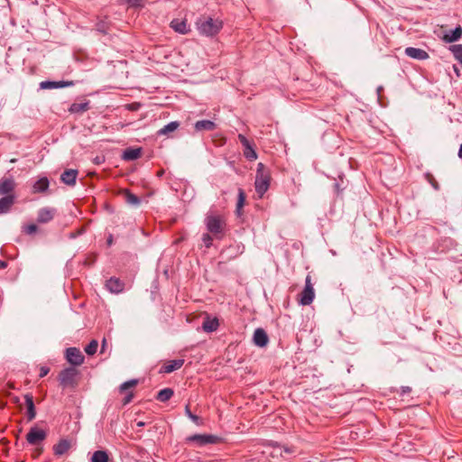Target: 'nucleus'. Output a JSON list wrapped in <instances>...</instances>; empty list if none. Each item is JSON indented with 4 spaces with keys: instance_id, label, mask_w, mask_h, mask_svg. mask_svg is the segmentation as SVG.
<instances>
[{
    "instance_id": "49530a36",
    "label": "nucleus",
    "mask_w": 462,
    "mask_h": 462,
    "mask_svg": "<svg viewBox=\"0 0 462 462\" xmlns=\"http://www.w3.org/2000/svg\"><path fill=\"white\" fill-rule=\"evenodd\" d=\"M7 266V263L5 261L0 260V269H5Z\"/></svg>"
},
{
    "instance_id": "2f4dec72",
    "label": "nucleus",
    "mask_w": 462,
    "mask_h": 462,
    "mask_svg": "<svg viewBox=\"0 0 462 462\" xmlns=\"http://www.w3.org/2000/svg\"><path fill=\"white\" fill-rule=\"evenodd\" d=\"M449 51L453 53L455 59L462 65V44L451 45Z\"/></svg>"
},
{
    "instance_id": "c03bdc74",
    "label": "nucleus",
    "mask_w": 462,
    "mask_h": 462,
    "mask_svg": "<svg viewBox=\"0 0 462 462\" xmlns=\"http://www.w3.org/2000/svg\"><path fill=\"white\" fill-rule=\"evenodd\" d=\"M106 346V338H103V340H102V344H101V350H100V352H101V353H104V352H105Z\"/></svg>"
},
{
    "instance_id": "7ed1b4c3",
    "label": "nucleus",
    "mask_w": 462,
    "mask_h": 462,
    "mask_svg": "<svg viewBox=\"0 0 462 462\" xmlns=\"http://www.w3.org/2000/svg\"><path fill=\"white\" fill-rule=\"evenodd\" d=\"M270 171L263 162L257 164L254 187L259 197H263L270 186Z\"/></svg>"
},
{
    "instance_id": "9b49d317",
    "label": "nucleus",
    "mask_w": 462,
    "mask_h": 462,
    "mask_svg": "<svg viewBox=\"0 0 462 462\" xmlns=\"http://www.w3.org/2000/svg\"><path fill=\"white\" fill-rule=\"evenodd\" d=\"M404 52L408 57L418 60H424L430 57L424 50L414 47H407Z\"/></svg>"
},
{
    "instance_id": "09e8293b",
    "label": "nucleus",
    "mask_w": 462,
    "mask_h": 462,
    "mask_svg": "<svg viewBox=\"0 0 462 462\" xmlns=\"http://www.w3.org/2000/svg\"><path fill=\"white\" fill-rule=\"evenodd\" d=\"M457 155L460 159H462V143L460 144Z\"/></svg>"
},
{
    "instance_id": "5701e85b",
    "label": "nucleus",
    "mask_w": 462,
    "mask_h": 462,
    "mask_svg": "<svg viewBox=\"0 0 462 462\" xmlns=\"http://www.w3.org/2000/svg\"><path fill=\"white\" fill-rule=\"evenodd\" d=\"M194 126L199 132L213 131L216 128V124L211 120H199L195 123Z\"/></svg>"
},
{
    "instance_id": "8fccbe9b",
    "label": "nucleus",
    "mask_w": 462,
    "mask_h": 462,
    "mask_svg": "<svg viewBox=\"0 0 462 462\" xmlns=\"http://www.w3.org/2000/svg\"><path fill=\"white\" fill-rule=\"evenodd\" d=\"M137 106H139V105H138V104H133V105H131V109H132V110H134V109H136V108H137Z\"/></svg>"
},
{
    "instance_id": "c9c22d12",
    "label": "nucleus",
    "mask_w": 462,
    "mask_h": 462,
    "mask_svg": "<svg viewBox=\"0 0 462 462\" xmlns=\"http://www.w3.org/2000/svg\"><path fill=\"white\" fill-rule=\"evenodd\" d=\"M137 383H138L137 380H134V379L126 381L121 384L120 391L124 392L131 387H134L137 384Z\"/></svg>"
},
{
    "instance_id": "a19ab883",
    "label": "nucleus",
    "mask_w": 462,
    "mask_h": 462,
    "mask_svg": "<svg viewBox=\"0 0 462 462\" xmlns=\"http://www.w3.org/2000/svg\"><path fill=\"white\" fill-rule=\"evenodd\" d=\"M49 372H50V368L49 367L42 366L41 369H40L39 376L40 377H44V376H46L48 374Z\"/></svg>"
},
{
    "instance_id": "ddd939ff",
    "label": "nucleus",
    "mask_w": 462,
    "mask_h": 462,
    "mask_svg": "<svg viewBox=\"0 0 462 462\" xmlns=\"http://www.w3.org/2000/svg\"><path fill=\"white\" fill-rule=\"evenodd\" d=\"M253 341L254 345L260 347H263L268 344L269 338L267 333L263 328H257L254 330Z\"/></svg>"
},
{
    "instance_id": "6e6552de",
    "label": "nucleus",
    "mask_w": 462,
    "mask_h": 462,
    "mask_svg": "<svg viewBox=\"0 0 462 462\" xmlns=\"http://www.w3.org/2000/svg\"><path fill=\"white\" fill-rule=\"evenodd\" d=\"M238 139L243 145V152L245 157L249 161H255L257 159V153L253 146V144L248 141V139L242 134H238Z\"/></svg>"
},
{
    "instance_id": "de8ad7c7",
    "label": "nucleus",
    "mask_w": 462,
    "mask_h": 462,
    "mask_svg": "<svg viewBox=\"0 0 462 462\" xmlns=\"http://www.w3.org/2000/svg\"><path fill=\"white\" fill-rule=\"evenodd\" d=\"M106 243L108 245H111L113 244V236L110 235L106 240Z\"/></svg>"
},
{
    "instance_id": "a18cd8bd",
    "label": "nucleus",
    "mask_w": 462,
    "mask_h": 462,
    "mask_svg": "<svg viewBox=\"0 0 462 462\" xmlns=\"http://www.w3.org/2000/svg\"><path fill=\"white\" fill-rule=\"evenodd\" d=\"M411 392V388L409 386H403L402 387V393H408Z\"/></svg>"
},
{
    "instance_id": "4468645a",
    "label": "nucleus",
    "mask_w": 462,
    "mask_h": 462,
    "mask_svg": "<svg viewBox=\"0 0 462 462\" xmlns=\"http://www.w3.org/2000/svg\"><path fill=\"white\" fill-rule=\"evenodd\" d=\"M54 215V208H42L38 211L37 221L39 223H48L53 218Z\"/></svg>"
},
{
    "instance_id": "6e6d98bb",
    "label": "nucleus",
    "mask_w": 462,
    "mask_h": 462,
    "mask_svg": "<svg viewBox=\"0 0 462 462\" xmlns=\"http://www.w3.org/2000/svg\"><path fill=\"white\" fill-rule=\"evenodd\" d=\"M96 162H97V163H99L100 162L99 158H97Z\"/></svg>"
},
{
    "instance_id": "79ce46f5",
    "label": "nucleus",
    "mask_w": 462,
    "mask_h": 462,
    "mask_svg": "<svg viewBox=\"0 0 462 462\" xmlns=\"http://www.w3.org/2000/svg\"><path fill=\"white\" fill-rule=\"evenodd\" d=\"M126 1L132 6H141L143 5V0H126Z\"/></svg>"
},
{
    "instance_id": "5fc2aeb1",
    "label": "nucleus",
    "mask_w": 462,
    "mask_h": 462,
    "mask_svg": "<svg viewBox=\"0 0 462 462\" xmlns=\"http://www.w3.org/2000/svg\"><path fill=\"white\" fill-rule=\"evenodd\" d=\"M10 162H16V159H12Z\"/></svg>"
},
{
    "instance_id": "3c124183",
    "label": "nucleus",
    "mask_w": 462,
    "mask_h": 462,
    "mask_svg": "<svg viewBox=\"0 0 462 462\" xmlns=\"http://www.w3.org/2000/svg\"><path fill=\"white\" fill-rule=\"evenodd\" d=\"M137 426L138 427H143L144 426V422L139 421V422H137Z\"/></svg>"
},
{
    "instance_id": "423d86ee",
    "label": "nucleus",
    "mask_w": 462,
    "mask_h": 462,
    "mask_svg": "<svg viewBox=\"0 0 462 462\" xmlns=\"http://www.w3.org/2000/svg\"><path fill=\"white\" fill-rule=\"evenodd\" d=\"M189 442L196 443L199 447L219 442L220 438L211 434H195L187 438Z\"/></svg>"
},
{
    "instance_id": "1a4fd4ad",
    "label": "nucleus",
    "mask_w": 462,
    "mask_h": 462,
    "mask_svg": "<svg viewBox=\"0 0 462 462\" xmlns=\"http://www.w3.org/2000/svg\"><path fill=\"white\" fill-rule=\"evenodd\" d=\"M66 359L69 364L79 366L84 363L85 357L79 348L69 347L66 350Z\"/></svg>"
},
{
    "instance_id": "20e7f679",
    "label": "nucleus",
    "mask_w": 462,
    "mask_h": 462,
    "mask_svg": "<svg viewBox=\"0 0 462 462\" xmlns=\"http://www.w3.org/2000/svg\"><path fill=\"white\" fill-rule=\"evenodd\" d=\"M79 371L75 367H68L60 371L59 381L63 388L74 387L77 384Z\"/></svg>"
},
{
    "instance_id": "603ef678",
    "label": "nucleus",
    "mask_w": 462,
    "mask_h": 462,
    "mask_svg": "<svg viewBox=\"0 0 462 462\" xmlns=\"http://www.w3.org/2000/svg\"><path fill=\"white\" fill-rule=\"evenodd\" d=\"M163 173H164V171H163V170H162V171H160L158 172V176H159V177H162V176L163 175Z\"/></svg>"
},
{
    "instance_id": "9d476101",
    "label": "nucleus",
    "mask_w": 462,
    "mask_h": 462,
    "mask_svg": "<svg viewBox=\"0 0 462 462\" xmlns=\"http://www.w3.org/2000/svg\"><path fill=\"white\" fill-rule=\"evenodd\" d=\"M15 181L13 178H4L0 180V195H14Z\"/></svg>"
},
{
    "instance_id": "72a5a7b5",
    "label": "nucleus",
    "mask_w": 462,
    "mask_h": 462,
    "mask_svg": "<svg viewBox=\"0 0 462 462\" xmlns=\"http://www.w3.org/2000/svg\"><path fill=\"white\" fill-rule=\"evenodd\" d=\"M245 201V194L242 189H238V199L236 203V210L239 212L241 208L244 207Z\"/></svg>"
},
{
    "instance_id": "412c9836",
    "label": "nucleus",
    "mask_w": 462,
    "mask_h": 462,
    "mask_svg": "<svg viewBox=\"0 0 462 462\" xmlns=\"http://www.w3.org/2000/svg\"><path fill=\"white\" fill-rule=\"evenodd\" d=\"M50 181L47 177H42L34 182L32 185L33 193L44 192L48 189Z\"/></svg>"
},
{
    "instance_id": "864d4df0",
    "label": "nucleus",
    "mask_w": 462,
    "mask_h": 462,
    "mask_svg": "<svg viewBox=\"0 0 462 462\" xmlns=\"http://www.w3.org/2000/svg\"><path fill=\"white\" fill-rule=\"evenodd\" d=\"M454 70H455V72L458 75V69H457V67H456V66H454Z\"/></svg>"
},
{
    "instance_id": "bb28decb",
    "label": "nucleus",
    "mask_w": 462,
    "mask_h": 462,
    "mask_svg": "<svg viewBox=\"0 0 462 462\" xmlns=\"http://www.w3.org/2000/svg\"><path fill=\"white\" fill-rule=\"evenodd\" d=\"M179 126H180L179 122H177V121L171 122V123L167 124L166 125H164L162 128H161L158 131V134L159 135H167L170 133L177 130Z\"/></svg>"
},
{
    "instance_id": "7c9ffc66",
    "label": "nucleus",
    "mask_w": 462,
    "mask_h": 462,
    "mask_svg": "<svg viewBox=\"0 0 462 462\" xmlns=\"http://www.w3.org/2000/svg\"><path fill=\"white\" fill-rule=\"evenodd\" d=\"M89 108L88 103H73L70 107L69 108V111L70 113L76 114V113H82L87 111Z\"/></svg>"
},
{
    "instance_id": "2eb2a0df",
    "label": "nucleus",
    "mask_w": 462,
    "mask_h": 462,
    "mask_svg": "<svg viewBox=\"0 0 462 462\" xmlns=\"http://www.w3.org/2000/svg\"><path fill=\"white\" fill-rule=\"evenodd\" d=\"M78 176L77 170H66L60 176V180L63 183L69 186H74L76 184V180Z\"/></svg>"
},
{
    "instance_id": "a211bd4d",
    "label": "nucleus",
    "mask_w": 462,
    "mask_h": 462,
    "mask_svg": "<svg viewBox=\"0 0 462 462\" xmlns=\"http://www.w3.org/2000/svg\"><path fill=\"white\" fill-rule=\"evenodd\" d=\"M25 404L27 407V418L28 420H32L36 416L35 406L33 402V397L32 394L24 395Z\"/></svg>"
},
{
    "instance_id": "a878e982",
    "label": "nucleus",
    "mask_w": 462,
    "mask_h": 462,
    "mask_svg": "<svg viewBox=\"0 0 462 462\" xmlns=\"http://www.w3.org/2000/svg\"><path fill=\"white\" fill-rule=\"evenodd\" d=\"M171 27L177 32L185 34L188 32V25L186 21L172 20Z\"/></svg>"
},
{
    "instance_id": "f704fd0d",
    "label": "nucleus",
    "mask_w": 462,
    "mask_h": 462,
    "mask_svg": "<svg viewBox=\"0 0 462 462\" xmlns=\"http://www.w3.org/2000/svg\"><path fill=\"white\" fill-rule=\"evenodd\" d=\"M185 414L197 425H200L201 424V420L199 416L193 414L190 410H189V405H186L185 407Z\"/></svg>"
},
{
    "instance_id": "37998d69",
    "label": "nucleus",
    "mask_w": 462,
    "mask_h": 462,
    "mask_svg": "<svg viewBox=\"0 0 462 462\" xmlns=\"http://www.w3.org/2000/svg\"><path fill=\"white\" fill-rule=\"evenodd\" d=\"M133 397H134L133 393H127V394H126V396H125V397L124 398V400H123V403H124L125 405V404H127V403H129V402L132 401Z\"/></svg>"
},
{
    "instance_id": "f257e3e1",
    "label": "nucleus",
    "mask_w": 462,
    "mask_h": 462,
    "mask_svg": "<svg viewBox=\"0 0 462 462\" xmlns=\"http://www.w3.org/2000/svg\"><path fill=\"white\" fill-rule=\"evenodd\" d=\"M196 26L201 35L212 37L222 29L223 22L209 16H201L197 20Z\"/></svg>"
},
{
    "instance_id": "c85d7f7f",
    "label": "nucleus",
    "mask_w": 462,
    "mask_h": 462,
    "mask_svg": "<svg viewBox=\"0 0 462 462\" xmlns=\"http://www.w3.org/2000/svg\"><path fill=\"white\" fill-rule=\"evenodd\" d=\"M108 454L105 450L95 451L91 457V462H108Z\"/></svg>"
},
{
    "instance_id": "f8f14e48",
    "label": "nucleus",
    "mask_w": 462,
    "mask_h": 462,
    "mask_svg": "<svg viewBox=\"0 0 462 462\" xmlns=\"http://www.w3.org/2000/svg\"><path fill=\"white\" fill-rule=\"evenodd\" d=\"M106 287L113 293H120L124 291L125 283L118 278L111 277L106 281Z\"/></svg>"
},
{
    "instance_id": "473e14b6",
    "label": "nucleus",
    "mask_w": 462,
    "mask_h": 462,
    "mask_svg": "<svg viewBox=\"0 0 462 462\" xmlns=\"http://www.w3.org/2000/svg\"><path fill=\"white\" fill-rule=\"evenodd\" d=\"M97 347H98V342L97 340L96 339H93L89 342V344L85 347V352L88 355V356H93L94 354H96L97 350Z\"/></svg>"
},
{
    "instance_id": "f03ea898",
    "label": "nucleus",
    "mask_w": 462,
    "mask_h": 462,
    "mask_svg": "<svg viewBox=\"0 0 462 462\" xmlns=\"http://www.w3.org/2000/svg\"><path fill=\"white\" fill-rule=\"evenodd\" d=\"M208 231L217 239H221L226 231V219L220 215H208L205 218Z\"/></svg>"
},
{
    "instance_id": "4c0bfd02",
    "label": "nucleus",
    "mask_w": 462,
    "mask_h": 462,
    "mask_svg": "<svg viewBox=\"0 0 462 462\" xmlns=\"http://www.w3.org/2000/svg\"><path fill=\"white\" fill-rule=\"evenodd\" d=\"M212 236L206 233L202 236V241L207 248H209L212 245Z\"/></svg>"
},
{
    "instance_id": "b1692460",
    "label": "nucleus",
    "mask_w": 462,
    "mask_h": 462,
    "mask_svg": "<svg viewBox=\"0 0 462 462\" xmlns=\"http://www.w3.org/2000/svg\"><path fill=\"white\" fill-rule=\"evenodd\" d=\"M462 36V28L460 26L456 27L454 30L449 31L443 36V40L446 42H453L457 41Z\"/></svg>"
},
{
    "instance_id": "393cba45",
    "label": "nucleus",
    "mask_w": 462,
    "mask_h": 462,
    "mask_svg": "<svg viewBox=\"0 0 462 462\" xmlns=\"http://www.w3.org/2000/svg\"><path fill=\"white\" fill-rule=\"evenodd\" d=\"M72 81H42L41 83L42 88H63L68 86H72Z\"/></svg>"
},
{
    "instance_id": "4be33fe9",
    "label": "nucleus",
    "mask_w": 462,
    "mask_h": 462,
    "mask_svg": "<svg viewBox=\"0 0 462 462\" xmlns=\"http://www.w3.org/2000/svg\"><path fill=\"white\" fill-rule=\"evenodd\" d=\"M218 327L219 322L217 318L210 319L209 317H207L202 323V328L206 332H214L218 328Z\"/></svg>"
},
{
    "instance_id": "f3484780",
    "label": "nucleus",
    "mask_w": 462,
    "mask_h": 462,
    "mask_svg": "<svg viewBox=\"0 0 462 462\" xmlns=\"http://www.w3.org/2000/svg\"><path fill=\"white\" fill-rule=\"evenodd\" d=\"M142 155V148H127L122 154L124 161H134Z\"/></svg>"
},
{
    "instance_id": "58836bf2",
    "label": "nucleus",
    "mask_w": 462,
    "mask_h": 462,
    "mask_svg": "<svg viewBox=\"0 0 462 462\" xmlns=\"http://www.w3.org/2000/svg\"><path fill=\"white\" fill-rule=\"evenodd\" d=\"M427 179H428L429 182L431 184V186L434 188V189H436V190L439 189V185L437 182V180L433 178L432 175L427 174Z\"/></svg>"
},
{
    "instance_id": "cd10ccee",
    "label": "nucleus",
    "mask_w": 462,
    "mask_h": 462,
    "mask_svg": "<svg viewBox=\"0 0 462 462\" xmlns=\"http://www.w3.org/2000/svg\"><path fill=\"white\" fill-rule=\"evenodd\" d=\"M173 390L171 388H164L157 393L156 399L162 402L169 401L173 395Z\"/></svg>"
},
{
    "instance_id": "e433bc0d",
    "label": "nucleus",
    "mask_w": 462,
    "mask_h": 462,
    "mask_svg": "<svg viewBox=\"0 0 462 462\" xmlns=\"http://www.w3.org/2000/svg\"><path fill=\"white\" fill-rule=\"evenodd\" d=\"M96 26L97 30L100 32L106 33L107 32L108 24L106 21H99L98 23H97Z\"/></svg>"
},
{
    "instance_id": "6ab92c4d",
    "label": "nucleus",
    "mask_w": 462,
    "mask_h": 462,
    "mask_svg": "<svg viewBox=\"0 0 462 462\" xmlns=\"http://www.w3.org/2000/svg\"><path fill=\"white\" fill-rule=\"evenodd\" d=\"M71 447L68 439H61L53 447V451L56 456H62L69 450Z\"/></svg>"
},
{
    "instance_id": "dca6fc26",
    "label": "nucleus",
    "mask_w": 462,
    "mask_h": 462,
    "mask_svg": "<svg viewBox=\"0 0 462 462\" xmlns=\"http://www.w3.org/2000/svg\"><path fill=\"white\" fill-rule=\"evenodd\" d=\"M183 364H184L183 359H175V360L169 361L167 364H165L161 368V372L170 374L173 371L180 369L183 365Z\"/></svg>"
},
{
    "instance_id": "0eeeda50",
    "label": "nucleus",
    "mask_w": 462,
    "mask_h": 462,
    "mask_svg": "<svg viewBox=\"0 0 462 462\" xmlns=\"http://www.w3.org/2000/svg\"><path fill=\"white\" fill-rule=\"evenodd\" d=\"M47 437L45 430H41L37 427H32L30 429L29 432L26 435V440L31 445H38L42 441H43Z\"/></svg>"
},
{
    "instance_id": "c756f323",
    "label": "nucleus",
    "mask_w": 462,
    "mask_h": 462,
    "mask_svg": "<svg viewBox=\"0 0 462 462\" xmlns=\"http://www.w3.org/2000/svg\"><path fill=\"white\" fill-rule=\"evenodd\" d=\"M124 195H125V201L129 205L135 206V207L140 205V203H141L140 199L136 195L130 192L128 189L124 190Z\"/></svg>"
},
{
    "instance_id": "aec40b11",
    "label": "nucleus",
    "mask_w": 462,
    "mask_h": 462,
    "mask_svg": "<svg viewBox=\"0 0 462 462\" xmlns=\"http://www.w3.org/2000/svg\"><path fill=\"white\" fill-rule=\"evenodd\" d=\"M14 203V195H8L0 199V214L8 212Z\"/></svg>"
},
{
    "instance_id": "ea45409f",
    "label": "nucleus",
    "mask_w": 462,
    "mask_h": 462,
    "mask_svg": "<svg viewBox=\"0 0 462 462\" xmlns=\"http://www.w3.org/2000/svg\"><path fill=\"white\" fill-rule=\"evenodd\" d=\"M37 231V226L34 224L28 225L25 227V232L29 235H32Z\"/></svg>"
},
{
    "instance_id": "39448f33",
    "label": "nucleus",
    "mask_w": 462,
    "mask_h": 462,
    "mask_svg": "<svg viewBox=\"0 0 462 462\" xmlns=\"http://www.w3.org/2000/svg\"><path fill=\"white\" fill-rule=\"evenodd\" d=\"M315 297V291L311 283V276L307 275L305 279V287L300 294V303L303 306L310 305L312 303Z\"/></svg>"
}]
</instances>
